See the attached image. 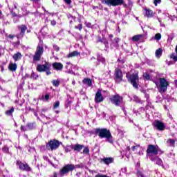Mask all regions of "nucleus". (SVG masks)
Masks as SVG:
<instances>
[{"instance_id": "1", "label": "nucleus", "mask_w": 177, "mask_h": 177, "mask_svg": "<svg viewBox=\"0 0 177 177\" xmlns=\"http://www.w3.org/2000/svg\"><path fill=\"white\" fill-rule=\"evenodd\" d=\"M96 133L101 139L105 138L106 142L113 143V136H111L110 130L107 129H97Z\"/></svg>"}, {"instance_id": "2", "label": "nucleus", "mask_w": 177, "mask_h": 177, "mask_svg": "<svg viewBox=\"0 0 177 177\" xmlns=\"http://www.w3.org/2000/svg\"><path fill=\"white\" fill-rule=\"evenodd\" d=\"M158 151H160L158 146L149 145L147 149V157H149L151 161H154V157L157 156Z\"/></svg>"}, {"instance_id": "3", "label": "nucleus", "mask_w": 177, "mask_h": 177, "mask_svg": "<svg viewBox=\"0 0 177 177\" xmlns=\"http://www.w3.org/2000/svg\"><path fill=\"white\" fill-rule=\"evenodd\" d=\"M42 55H44V41L40 40L36 48L35 53L33 56L34 62H39Z\"/></svg>"}, {"instance_id": "4", "label": "nucleus", "mask_w": 177, "mask_h": 177, "mask_svg": "<svg viewBox=\"0 0 177 177\" xmlns=\"http://www.w3.org/2000/svg\"><path fill=\"white\" fill-rule=\"evenodd\" d=\"M75 169V165L73 164H67L59 171V175L60 176H64V175L68 174V172H73Z\"/></svg>"}, {"instance_id": "5", "label": "nucleus", "mask_w": 177, "mask_h": 177, "mask_svg": "<svg viewBox=\"0 0 177 177\" xmlns=\"http://www.w3.org/2000/svg\"><path fill=\"white\" fill-rule=\"evenodd\" d=\"M126 77L131 82L133 88H138V81H139L138 74L130 75L129 73H127Z\"/></svg>"}, {"instance_id": "6", "label": "nucleus", "mask_w": 177, "mask_h": 177, "mask_svg": "<svg viewBox=\"0 0 177 177\" xmlns=\"http://www.w3.org/2000/svg\"><path fill=\"white\" fill-rule=\"evenodd\" d=\"M102 2L108 6H118L124 3V0H102Z\"/></svg>"}, {"instance_id": "7", "label": "nucleus", "mask_w": 177, "mask_h": 177, "mask_svg": "<svg viewBox=\"0 0 177 177\" xmlns=\"http://www.w3.org/2000/svg\"><path fill=\"white\" fill-rule=\"evenodd\" d=\"M159 92H165V91L168 89V86L169 85V83L165 78H159Z\"/></svg>"}, {"instance_id": "8", "label": "nucleus", "mask_w": 177, "mask_h": 177, "mask_svg": "<svg viewBox=\"0 0 177 177\" xmlns=\"http://www.w3.org/2000/svg\"><path fill=\"white\" fill-rule=\"evenodd\" d=\"M60 146V142L56 140H50L47 145L46 147L48 150H56Z\"/></svg>"}, {"instance_id": "9", "label": "nucleus", "mask_w": 177, "mask_h": 177, "mask_svg": "<svg viewBox=\"0 0 177 177\" xmlns=\"http://www.w3.org/2000/svg\"><path fill=\"white\" fill-rule=\"evenodd\" d=\"M51 64L49 62H46L44 64H39L37 66V70L39 73H44L47 70H50Z\"/></svg>"}, {"instance_id": "10", "label": "nucleus", "mask_w": 177, "mask_h": 177, "mask_svg": "<svg viewBox=\"0 0 177 177\" xmlns=\"http://www.w3.org/2000/svg\"><path fill=\"white\" fill-rule=\"evenodd\" d=\"M153 125L158 131H165V124L158 120H155Z\"/></svg>"}, {"instance_id": "11", "label": "nucleus", "mask_w": 177, "mask_h": 177, "mask_svg": "<svg viewBox=\"0 0 177 177\" xmlns=\"http://www.w3.org/2000/svg\"><path fill=\"white\" fill-rule=\"evenodd\" d=\"M111 102L115 106H120L122 103V97L118 95H114L111 97Z\"/></svg>"}, {"instance_id": "12", "label": "nucleus", "mask_w": 177, "mask_h": 177, "mask_svg": "<svg viewBox=\"0 0 177 177\" xmlns=\"http://www.w3.org/2000/svg\"><path fill=\"white\" fill-rule=\"evenodd\" d=\"M114 76L116 82H120V81H122V71H120V68H116L115 70Z\"/></svg>"}, {"instance_id": "13", "label": "nucleus", "mask_w": 177, "mask_h": 177, "mask_svg": "<svg viewBox=\"0 0 177 177\" xmlns=\"http://www.w3.org/2000/svg\"><path fill=\"white\" fill-rule=\"evenodd\" d=\"M104 98H103V95H102V92L100 91H98L95 97V103H102L103 102Z\"/></svg>"}, {"instance_id": "14", "label": "nucleus", "mask_w": 177, "mask_h": 177, "mask_svg": "<svg viewBox=\"0 0 177 177\" xmlns=\"http://www.w3.org/2000/svg\"><path fill=\"white\" fill-rule=\"evenodd\" d=\"M17 164L19 165V169H21L22 171H31V167H30V166H28V165L24 164V163H21L19 162H17Z\"/></svg>"}, {"instance_id": "15", "label": "nucleus", "mask_w": 177, "mask_h": 177, "mask_svg": "<svg viewBox=\"0 0 177 177\" xmlns=\"http://www.w3.org/2000/svg\"><path fill=\"white\" fill-rule=\"evenodd\" d=\"M52 66L53 68L57 71H62V70H63V64L60 62H54L53 63Z\"/></svg>"}, {"instance_id": "16", "label": "nucleus", "mask_w": 177, "mask_h": 177, "mask_svg": "<svg viewBox=\"0 0 177 177\" xmlns=\"http://www.w3.org/2000/svg\"><path fill=\"white\" fill-rule=\"evenodd\" d=\"M19 30H21V32L17 35V38H23V36L24 35V33L27 30V26L25 25H21L19 27Z\"/></svg>"}, {"instance_id": "17", "label": "nucleus", "mask_w": 177, "mask_h": 177, "mask_svg": "<svg viewBox=\"0 0 177 177\" xmlns=\"http://www.w3.org/2000/svg\"><path fill=\"white\" fill-rule=\"evenodd\" d=\"M101 161L106 165H109V164H111V162L114 161V159H113V158H104L101 159Z\"/></svg>"}, {"instance_id": "18", "label": "nucleus", "mask_w": 177, "mask_h": 177, "mask_svg": "<svg viewBox=\"0 0 177 177\" xmlns=\"http://www.w3.org/2000/svg\"><path fill=\"white\" fill-rule=\"evenodd\" d=\"M145 16L147 17H153L154 16V12L151 10L145 9Z\"/></svg>"}, {"instance_id": "19", "label": "nucleus", "mask_w": 177, "mask_h": 177, "mask_svg": "<svg viewBox=\"0 0 177 177\" xmlns=\"http://www.w3.org/2000/svg\"><path fill=\"white\" fill-rule=\"evenodd\" d=\"M73 150H75V151H80V150H82V149H84V145L77 144L75 145H73Z\"/></svg>"}, {"instance_id": "20", "label": "nucleus", "mask_w": 177, "mask_h": 177, "mask_svg": "<svg viewBox=\"0 0 177 177\" xmlns=\"http://www.w3.org/2000/svg\"><path fill=\"white\" fill-rule=\"evenodd\" d=\"M75 56H80V53L78 51H73L70 53L66 57H68V59H70V57H75Z\"/></svg>"}, {"instance_id": "21", "label": "nucleus", "mask_w": 177, "mask_h": 177, "mask_svg": "<svg viewBox=\"0 0 177 177\" xmlns=\"http://www.w3.org/2000/svg\"><path fill=\"white\" fill-rule=\"evenodd\" d=\"M17 64H16L10 63L8 66V69L10 70V71H15V70H17Z\"/></svg>"}, {"instance_id": "22", "label": "nucleus", "mask_w": 177, "mask_h": 177, "mask_svg": "<svg viewBox=\"0 0 177 177\" xmlns=\"http://www.w3.org/2000/svg\"><path fill=\"white\" fill-rule=\"evenodd\" d=\"M142 35H136L133 36V37L131 38V41L133 42H138L140 38H142Z\"/></svg>"}, {"instance_id": "23", "label": "nucleus", "mask_w": 177, "mask_h": 177, "mask_svg": "<svg viewBox=\"0 0 177 177\" xmlns=\"http://www.w3.org/2000/svg\"><path fill=\"white\" fill-rule=\"evenodd\" d=\"M12 57L15 62H17V60H20L21 59V53H17L14 54Z\"/></svg>"}, {"instance_id": "24", "label": "nucleus", "mask_w": 177, "mask_h": 177, "mask_svg": "<svg viewBox=\"0 0 177 177\" xmlns=\"http://www.w3.org/2000/svg\"><path fill=\"white\" fill-rule=\"evenodd\" d=\"M153 159H154L153 161H156V162L158 165H162V160H161V159H160V158H158V156H154Z\"/></svg>"}, {"instance_id": "25", "label": "nucleus", "mask_w": 177, "mask_h": 177, "mask_svg": "<svg viewBox=\"0 0 177 177\" xmlns=\"http://www.w3.org/2000/svg\"><path fill=\"white\" fill-rule=\"evenodd\" d=\"M83 84L87 85L88 86H91L92 85V80L91 79H84L83 80Z\"/></svg>"}, {"instance_id": "26", "label": "nucleus", "mask_w": 177, "mask_h": 177, "mask_svg": "<svg viewBox=\"0 0 177 177\" xmlns=\"http://www.w3.org/2000/svg\"><path fill=\"white\" fill-rule=\"evenodd\" d=\"M162 55V49L161 48H158V50H156V57H161V55Z\"/></svg>"}, {"instance_id": "27", "label": "nucleus", "mask_w": 177, "mask_h": 177, "mask_svg": "<svg viewBox=\"0 0 177 177\" xmlns=\"http://www.w3.org/2000/svg\"><path fill=\"white\" fill-rule=\"evenodd\" d=\"M167 143L169 146H175V140L174 139H169V140H167Z\"/></svg>"}, {"instance_id": "28", "label": "nucleus", "mask_w": 177, "mask_h": 177, "mask_svg": "<svg viewBox=\"0 0 177 177\" xmlns=\"http://www.w3.org/2000/svg\"><path fill=\"white\" fill-rule=\"evenodd\" d=\"M143 78H144V80H151L152 77L150 75H149V73H145L143 74Z\"/></svg>"}, {"instance_id": "29", "label": "nucleus", "mask_w": 177, "mask_h": 177, "mask_svg": "<svg viewBox=\"0 0 177 177\" xmlns=\"http://www.w3.org/2000/svg\"><path fill=\"white\" fill-rule=\"evenodd\" d=\"M13 111H15V108L12 107L10 110H8L6 112V114L7 115H12V114H13Z\"/></svg>"}, {"instance_id": "30", "label": "nucleus", "mask_w": 177, "mask_h": 177, "mask_svg": "<svg viewBox=\"0 0 177 177\" xmlns=\"http://www.w3.org/2000/svg\"><path fill=\"white\" fill-rule=\"evenodd\" d=\"M73 146H71V145H70V146H66V147H65V151H66V153H68V152L71 151V150H73Z\"/></svg>"}, {"instance_id": "31", "label": "nucleus", "mask_w": 177, "mask_h": 177, "mask_svg": "<svg viewBox=\"0 0 177 177\" xmlns=\"http://www.w3.org/2000/svg\"><path fill=\"white\" fill-rule=\"evenodd\" d=\"M52 83L54 86H59L60 85V81L59 80H53Z\"/></svg>"}, {"instance_id": "32", "label": "nucleus", "mask_w": 177, "mask_h": 177, "mask_svg": "<svg viewBox=\"0 0 177 177\" xmlns=\"http://www.w3.org/2000/svg\"><path fill=\"white\" fill-rule=\"evenodd\" d=\"M30 78H32V80H37L38 78V75L35 74V73L34 72H32L30 75Z\"/></svg>"}, {"instance_id": "33", "label": "nucleus", "mask_w": 177, "mask_h": 177, "mask_svg": "<svg viewBox=\"0 0 177 177\" xmlns=\"http://www.w3.org/2000/svg\"><path fill=\"white\" fill-rule=\"evenodd\" d=\"M154 39L156 41H160V39H161V34L160 33H157L155 35Z\"/></svg>"}, {"instance_id": "34", "label": "nucleus", "mask_w": 177, "mask_h": 177, "mask_svg": "<svg viewBox=\"0 0 177 177\" xmlns=\"http://www.w3.org/2000/svg\"><path fill=\"white\" fill-rule=\"evenodd\" d=\"M59 106H60V102H59V101H56V102L54 103L53 109H57Z\"/></svg>"}, {"instance_id": "35", "label": "nucleus", "mask_w": 177, "mask_h": 177, "mask_svg": "<svg viewBox=\"0 0 177 177\" xmlns=\"http://www.w3.org/2000/svg\"><path fill=\"white\" fill-rule=\"evenodd\" d=\"M97 60L98 62H102V63H104V62H106V59L103 58V57H102L101 55L97 56Z\"/></svg>"}, {"instance_id": "36", "label": "nucleus", "mask_w": 177, "mask_h": 177, "mask_svg": "<svg viewBox=\"0 0 177 177\" xmlns=\"http://www.w3.org/2000/svg\"><path fill=\"white\" fill-rule=\"evenodd\" d=\"M171 59H173L174 62H177V55L171 54L170 56Z\"/></svg>"}, {"instance_id": "37", "label": "nucleus", "mask_w": 177, "mask_h": 177, "mask_svg": "<svg viewBox=\"0 0 177 177\" xmlns=\"http://www.w3.org/2000/svg\"><path fill=\"white\" fill-rule=\"evenodd\" d=\"M89 153V148L85 147L83 150V154H88Z\"/></svg>"}, {"instance_id": "38", "label": "nucleus", "mask_w": 177, "mask_h": 177, "mask_svg": "<svg viewBox=\"0 0 177 177\" xmlns=\"http://www.w3.org/2000/svg\"><path fill=\"white\" fill-rule=\"evenodd\" d=\"M3 153H9V148L6 146L3 147L2 149Z\"/></svg>"}, {"instance_id": "39", "label": "nucleus", "mask_w": 177, "mask_h": 177, "mask_svg": "<svg viewBox=\"0 0 177 177\" xmlns=\"http://www.w3.org/2000/svg\"><path fill=\"white\" fill-rule=\"evenodd\" d=\"M137 176L138 177H146V176L143 175V173H142V171H138Z\"/></svg>"}, {"instance_id": "40", "label": "nucleus", "mask_w": 177, "mask_h": 177, "mask_svg": "<svg viewBox=\"0 0 177 177\" xmlns=\"http://www.w3.org/2000/svg\"><path fill=\"white\" fill-rule=\"evenodd\" d=\"M75 28H77V30H80V31H81L82 30V24H78L75 27Z\"/></svg>"}, {"instance_id": "41", "label": "nucleus", "mask_w": 177, "mask_h": 177, "mask_svg": "<svg viewBox=\"0 0 177 177\" xmlns=\"http://www.w3.org/2000/svg\"><path fill=\"white\" fill-rule=\"evenodd\" d=\"M43 100L48 102V100H49V95L46 94L44 97H43Z\"/></svg>"}, {"instance_id": "42", "label": "nucleus", "mask_w": 177, "mask_h": 177, "mask_svg": "<svg viewBox=\"0 0 177 177\" xmlns=\"http://www.w3.org/2000/svg\"><path fill=\"white\" fill-rule=\"evenodd\" d=\"M53 49L54 50H56V52H59V50H60V48H59V46H57V45L53 46Z\"/></svg>"}, {"instance_id": "43", "label": "nucleus", "mask_w": 177, "mask_h": 177, "mask_svg": "<svg viewBox=\"0 0 177 177\" xmlns=\"http://www.w3.org/2000/svg\"><path fill=\"white\" fill-rule=\"evenodd\" d=\"M161 2V0H154V4L156 6H157V3H160Z\"/></svg>"}, {"instance_id": "44", "label": "nucleus", "mask_w": 177, "mask_h": 177, "mask_svg": "<svg viewBox=\"0 0 177 177\" xmlns=\"http://www.w3.org/2000/svg\"><path fill=\"white\" fill-rule=\"evenodd\" d=\"M50 24H51V26H56V21L52 20V21H50Z\"/></svg>"}, {"instance_id": "45", "label": "nucleus", "mask_w": 177, "mask_h": 177, "mask_svg": "<svg viewBox=\"0 0 177 177\" xmlns=\"http://www.w3.org/2000/svg\"><path fill=\"white\" fill-rule=\"evenodd\" d=\"M95 177H106V175L98 174L95 176Z\"/></svg>"}, {"instance_id": "46", "label": "nucleus", "mask_w": 177, "mask_h": 177, "mask_svg": "<svg viewBox=\"0 0 177 177\" xmlns=\"http://www.w3.org/2000/svg\"><path fill=\"white\" fill-rule=\"evenodd\" d=\"M172 39H174V37L172 36H168L167 41L171 42V41H172Z\"/></svg>"}, {"instance_id": "47", "label": "nucleus", "mask_w": 177, "mask_h": 177, "mask_svg": "<svg viewBox=\"0 0 177 177\" xmlns=\"http://www.w3.org/2000/svg\"><path fill=\"white\" fill-rule=\"evenodd\" d=\"M133 100H134L136 102H139V98L138 97V96L134 95V96H133Z\"/></svg>"}, {"instance_id": "48", "label": "nucleus", "mask_w": 177, "mask_h": 177, "mask_svg": "<svg viewBox=\"0 0 177 177\" xmlns=\"http://www.w3.org/2000/svg\"><path fill=\"white\" fill-rule=\"evenodd\" d=\"M64 2H66V3L68 5H70L71 3V0H64Z\"/></svg>"}, {"instance_id": "49", "label": "nucleus", "mask_w": 177, "mask_h": 177, "mask_svg": "<svg viewBox=\"0 0 177 177\" xmlns=\"http://www.w3.org/2000/svg\"><path fill=\"white\" fill-rule=\"evenodd\" d=\"M13 45H14V46H17L20 45V41H18L16 43H13Z\"/></svg>"}, {"instance_id": "50", "label": "nucleus", "mask_w": 177, "mask_h": 177, "mask_svg": "<svg viewBox=\"0 0 177 177\" xmlns=\"http://www.w3.org/2000/svg\"><path fill=\"white\" fill-rule=\"evenodd\" d=\"M3 175V176H6V175H8V170H4Z\"/></svg>"}, {"instance_id": "51", "label": "nucleus", "mask_w": 177, "mask_h": 177, "mask_svg": "<svg viewBox=\"0 0 177 177\" xmlns=\"http://www.w3.org/2000/svg\"><path fill=\"white\" fill-rule=\"evenodd\" d=\"M45 71L46 72L47 75H50V74H51L50 69Z\"/></svg>"}, {"instance_id": "52", "label": "nucleus", "mask_w": 177, "mask_h": 177, "mask_svg": "<svg viewBox=\"0 0 177 177\" xmlns=\"http://www.w3.org/2000/svg\"><path fill=\"white\" fill-rule=\"evenodd\" d=\"M86 27H92V24L91 23L86 24Z\"/></svg>"}, {"instance_id": "53", "label": "nucleus", "mask_w": 177, "mask_h": 177, "mask_svg": "<svg viewBox=\"0 0 177 177\" xmlns=\"http://www.w3.org/2000/svg\"><path fill=\"white\" fill-rule=\"evenodd\" d=\"M8 38H10V39H13V38H15V36L14 35H10L8 36Z\"/></svg>"}, {"instance_id": "54", "label": "nucleus", "mask_w": 177, "mask_h": 177, "mask_svg": "<svg viewBox=\"0 0 177 177\" xmlns=\"http://www.w3.org/2000/svg\"><path fill=\"white\" fill-rule=\"evenodd\" d=\"M30 75L26 74L25 78H30Z\"/></svg>"}, {"instance_id": "55", "label": "nucleus", "mask_w": 177, "mask_h": 177, "mask_svg": "<svg viewBox=\"0 0 177 177\" xmlns=\"http://www.w3.org/2000/svg\"><path fill=\"white\" fill-rule=\"evenodd\" d=\"M21 131H26V129H24V126H21Z\"/></svg>"}, {"instance_id": "56", "label": "nucleus", "mask_w": 177, "mask_h": 177, "mask_svg": "<svg viewBox=\"0 0 177 177\" xmlns=\"http://www.w3.org/2000/svg\"><path fill=\"white\" fill-rule=\"evenodd\" d=\"M42 9L44 10V12H46V13H49L48 11H46V10L45 9V7H42Z\"/></svg>"}, {"instance_id": "57", "label": "nucleus", "mask_w": 177, "mask_h": 177, "mask_svg": "<svg viewBox=\"0 0 177 177\" xmlns=\"http://www.w3.org/2000/svg\"><path fill=\"white\" fill-rule=\"evenodd\" d=\"M72 84L75 85V80L72 81Z\"/></svg>"}, {"instance_id": "58", "label": "nucleus", "mask_w": 177, "mask_h": 177, "mask_svg": "<svg viewBox=\"0 0 177 177\" xmlns=\"http://www.w3.org/2000/svg\"><path fill=\"white\" fill-rule=\"evenodd\" d=\"M30 1H32V2H38V1L39 0H30Z\"/></svg>"}, {"instance_id": "59", "label": "nucleus", "mask_w": 177, "mask_h": 177, "mask_svg": "<svg viewBox=\"0 0 177 177\" xmlns=\"http://www.w3.org/2000/svg\"><path fill=\"white\" fill-rule=\"evenodd\" d=\"M135 149H136V147H132V150H133V151H134V150H135Z\"/></svg>"}, {"instance_id": "60", "label": "nucleus", "mask_w": 177, "mask_h": 177, "mask_svg": "<svg viewBox=\"0 0 177 177\" xmlns=\"http://www.w3.org/2000/svg\"><path fill=\"white\" fill-rule=\"evenodd\" d=\"M55 113H56L57 114H59V111H55Z\"/></svg>"}, {"instance_id": "61", "label": "nucleus", "mask_w": 177, "mask_h": 177, "mask_svg": "<svg viewBox=\"0 0 177 177\" xmlns=\"http://www.w3.org/2000/svg\"><path fill=\"white\" fill-rule=\"evenodd\" d=\"M46 120H50V118L49 117H46Z\"/></svg>"}, {"instance_id": "62", "label": "nucleus", "mask_w": 177, "mask_h": 177, "mask_svg": "<svg viewBox=\"0 0 177 177\" xmlns=\"http://www.w3.org/2000/svg\"><path fill=\"white\" fill-rule=\"evenodd\" d=\"M129 5L130 6H132V3L129 2Z\"/></svg>"}, {"instance_id": "63", "label": "nucleus", "mask_w": 177, "mask_h": 177, "mask_svg": "<svg viewBox=\"0 0 177 177\" xmlns=\"http://www.w3.org/2000/svg\"><path fill=\"white\" fill-rule=\"evenodd\" d=\"M93 173H96V171H92L91 174H93Z\"/></svg>"}, {"instance_id": "64", "label": "nucleus", "mask_w": 177, "mask_h": 177, "mask_svg": "<svg viewBox=\"0 0 177 177\" xmlns=\"http://www.w3.org/2000/svg\"><path fill=\"white\" fill-rule=\"evenodd\" d=\"M175 84H176V85H177V80H175Z\"/></svg>"}]
</instances>
